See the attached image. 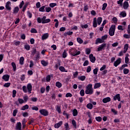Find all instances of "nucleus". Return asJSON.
Instances as JSON below:
<instances>
[{
    "label": "nucleus",
    "instance_id": "1",
    "mask_svg": "<svg viewBox=\"0 0 130 130\" xmlns=\"http://www.w3.org/2000/svg\"><path fill=\"white\" fill-rule=\"evenodd\" d=\"M93 92L92 89V84H88L87 86H86V90H85V94H92Z\"/></svg>",
    "mask_w": 130,
    "mask_h": 130
},
{
    "label": "nucleus",
    "instance_id": "2",
    "mask_svg": "<svg viewBox=\"0 0 130 130\" xmlns=\"http://www.w3.org/2000/svg\"><path fill=\"white\" fill-rule=\"evenodd\" d=\"M116 29V26L114 25H112L109 28V34L110 36H114L115 34V31Z\"/></svg>",
    "mask_w": 130,
    "mask_h": 130
},
{
    "label": "nucleus",
    "instance_id": "3",
    "mask_svg": "<svg viewBox=\"0 0 130 130\" xmlns=\"http://www.w3.org/2000/svg\"><path fill=\"white\" fill-rule=\"evenodd\" d=\"M76 49H71L70 50V54H71L73 56H76L80 54L81 52L80 51H77Z\"/></svg>",
    "mask_w": 130,
    "mask_h": 130
},
{
    "label": "nucleus",
    "instance_id": "4",
    "mask_svg": "<svg viewBox=\"0 0 130 130\" xmlns=\"http://www.w3.org/2000/svg\"><path fill=\"white\" fill-rule=\"evenodd\" d=\"M46 16H43L42 18V24H47V23H50L51 22L50 19H46Z\"/></svg>",
    "mask_w": 130,
    "mask_h": 130
},
{
    "label": "nucleus",
    "instance_id": "5",
    "mask_svg": "<svg viewBox=\"0 0 130 130\" xmlns=\"http://www.w3.org/2000/svg\"><path fill=\"white\" fill-rule=\"evenodd\" d=\"M40 113L41 115L44 116H47L48 115V112L46 109H42L40 110Z\"/></svg>",
    "mask_w": 130,
    "mask_h": 130
},
{
    "label": "nucleus",
    "instance_id": "6",
    "mask_svg": "<svg viewBox=\"0 0 130 130\" xmlns=\"http://www.w3.org/2000/svg\"><path fill=\"white\" fill-rule=\"evenodd\" d=\"M121 63V58H118L114 62V66L115 67H117V66Z\"/></svg>",
    "mask_w": 130,
    "mask_h": 130
},
{
    "label": "nucleus",
    "instance_id": "7",
    "mask_svg": "<svg viewBox=\"0 0 130 130\" xmlns=\"http://www.w3.org/2000/svg\"><path fill=\"white\" fill-rule=\"evenodd\" d=\"M105 47H106V44H103L98 48L97 51H102L103 49H105Z\"/></svg>",
    "mask_w": 130,
    "mask_h": 130
},
{
    "label": "nucleus",
    "instance_id": "8",
    "mask_svg": "<svg viewBox=\"0 0 130 130\" xmlns=\"http://www.w3.org/2000/svg\"><path fill=\"white\" fill-rule=\"evenodd\" d=\"M111 99L110 97H107L103 99V103H104V104H107V103L111 102Z\"/></svg>",
    "mask_w": 130,
    "mask_h": 130
},
{
    "label": "nucleus",
    "instance_id": "9",
    "mask_svg": "<svg viewBox=\"0 0 130 130\" xmlns=\"http://www.w3.org/2000/svg\"><path fill=\"white\" fill-rule=\"evenodd\" d=\"M89 59H90V62L94 63L96 60V58L92 54H90L89 55Z\"/></svg>",
    "mask_w": 130,
    "mask_h": 130
},
{
    "label": "nucleus",
    "instance_id": "10",
    "mask_svg": "<svg viewBox=\"0 0 130 130\" xmlns=\"http://www.w3.org/2000/svg\"><path fill=\"white\" fill-rule=\"evenodd\" d=\"M120 99L121 98H120V94H117L113 97L114 101H116L117 100L118 102H120L121 101Z\"/></svg>",
    "mask_w": 130,
    "mask_h": 130
},
{
    "label": "nucleus",
    "instance_id": "11",
    "mask_svg": "<svg viewBox=\"0 0 130 130\" xmlns=\"http://www.w3.org/2000/svg\"><path fill=\"white\" fill-rule=\"evenodd\" d=\"M63 124V122L62 121H59V122H58L57 123H56L55 125H54V127L55 128H59Z\"/></svg>",
    "mask_w": 130,
    "mask_h": 130
},
{
    "label": "nucleus",
    "instance_id": "12",
    "mask_svg": "<svg viewBox=\"0 0 130 130\" xmlns=\"http://www.w3.org/2000/svg\"><path fill=\"white\" fill-rule=\"evenodd\" d=\"M11 2L10 1L8 2L6 5V9L8 10V11H11V7H10Z\"/></svg>",
    "mask_w": 130,
    "mask_h": 130
},
{
    "label": "nucleus",
    "instance_id": "13",
    "mask_svg": "<svg viewBox=\"0 0 130 130\" xmlns=\"http://www.w3.org/2000/svg\"><path fill=\"white\" fill-rule=\"evenodd\" d=\"M27 88L29 94L31 93L32 91V85L30 83L28 84Z\"/></svg>",
    "mask_w": 130,
    "mask_h": 130
},
{
    "label": "nucleus",
    "instance_id": "14",
    "mask_svg": "<svg viewBox=\"0 0 130 130\" xmlns=\"http://www.w3.org/2000/svg\"><path fill=\"white\" fill-rule=\"evenodd\" d=\"M129 7L128 3L126 1L123 3V8L124 10H127Z\"/></svg>",
    "mask_w": 130,
    "mask_h": 130
},
{
    "label": "nucleus",
    "instance_id": "15",
    "mask_svg": "<svg viewBox=\"0 0 130 130\" xmlns=\"http://www.w3.org/2000/svg\"><path fill=\"white\" fill-rule=\"evenodd\" d=\"M16 128L17 130H21V123L20 122H17Z\"/></svg>",
    "mask_w": 130,
    "mask_h": 130
},
{
    "label": "nucleus",
    "instance_id": "16",
    "mask_svg": "<svg viewBox=\"0 0 130 130\" xmlns=\"http://www.w3.org/2000/svg\"><path fill=\"white\" fill-rule=\"evenodd\" d=\"M10 78V76L9 75H5L3 77V79L5 81H8Z\"/></svg>",
    "mask_w": 130,
    "mask_h": 130
},
{
    "label": "nucleus",
    "instance_id": "17",
    "mask_svg": "<svg viewBox=\"0 0 130 130\" xmlns=\"http://www.w3.org/2000/svg\"><path fill=\"white\" fill-rule=\"evenodd\" d=\"M128 44H125L123 48V53H126L127 50H128Z\"/></svg>",
    "mask_w": 130,
    "mask_h": 130
},
{
    "label": "nucleus",
    "instance_id": "18",
    "mask_svg": "<svg viewBox=\"0 0 130 130\" xmlns=\"http://www.w3.org/2000/svg\"><path fill=\"white\" fill-rule=\"evenodd\" d=\"M103 40L100 38H98L96 39V40H95V44H98V43H103Z\"/></svg>",
    "mask_w": 130,
    "mask_h": 130
},
{
    "label": "nucleus",
    "instance_id": "19",
    "mask_svg": "<svg viewBox=\"0 0 130 130\" xmlns=\"http://www.w3.org/2000/svg\"><path fill=\"white\" fill-rule=\"evenodd\" d=\"M49 37V35L48 34H45L43 35L42 36V40H45V39H47V38Z\"/></svg>",
    "mask_w": 130,
    "mask_h": 130
},
{
    "label": "nucleus",
    "instance_id": "20",
    "mask_svg": "<svg viewBox=\"0 0 130 130\" xmlns=\"http://www.w3.org/2000/svg\"><path fill=\"white\" fill-rule=\"evenodd\" d=\"M93 28H96L97 27V20L96 18L93 19Z\"/></svg>",
    "mask_w": 130,
    "mask_h": 130
},
{
    "label": "nucleus",
    "instance_id": "21",
    "mask_svg": "<svg viewBox=\"0 0 130 130\" xmlns=\"http://www.w3.org/2000/svg\"><path fill=\"white\" fill-rule=\"evenodd\" d=\"M86 107H87V109L89 110H92L93 108V105L91 103H88L86 105Z\"/></svg>",
    "mask_w": 130,
    "mask_h": 130
},
{
    "label": "nucleus",
    "instance_id": "22",
    "mask_svg": "<svg viewBox=\"0 0 130 130\" xmlns=\"http://www.w3.org/2000/svg\"><path fill=\"white\" fill-rule=\"evenodd\" d=\"M41 63L44 67H47L48 65V61H46L45 60H42Z\"/></svg>",
    "mask_w": 130,
    "mask_h": 130
},
{
    "label": "nucleus",
    "instance_id": "23",
    "mask_svg": "<svg viewBox=\"0 0 130 130\" xmlns=\"http://www.w3.org/2000/svg\"><path fill=\"white\" fill-rule=\"evenodd\" d=\"M19 11V8H18V7H16L14 9V11H13V14H17V13H18Z\"/></svg>",
    "mask_w": 130,
    "mask_h": 130
},
{
    "label": "nucleus",
    "instance_id": "24",
    "mask_svg": "<svg viewBox=\"0 0 130 130\" xmlns=\"http://www.w3.org/2000/svg\"><path fill=\"white\" fill-rule=\"evenodd\" d=\"M78 79H79L81 81H84L86 79V76H81L80 77H78Z\"/></svg>",
    "mask_w": 130,
    "mask_h": 130
},
{
    "label": "nucleus",
    "instance_id": "25",
    "mask_svg": "<svg viewBox=\"0 0 130 130\" xmlns=\"http://www.w3.org/2000/svg\"><path fill=\"white\" fill-rule=\"evenodd\" d=\"M29 108V106L28 105H26L25 106H23L21 110L25 111V110H27Z\"/></svg>",
    "mask_w": 130,
    "mask_h": 130
},
{
    "label": "nucleus",
    "instance_id": "26",
    "mask_svg": "<svg viewBox=\"0 0 130 130\" xmlns=\"http://www.w3.org/2000/svg\"><path fill=\"white\" fill-rule=\"evenodd\" d=\"M101 86V84L100 83H95L94 84V89H97L100 88Z\"/></svg>",
    "mask_w": 130,
    "mask_h": 130
},
{
    "label": "nucleus",
    "instance_id": "27",
    "mask_svg": "<svg viewBox=\"0 0 130 130\" xmlns=\"http://www.w3.org/2000/svg\"><path fill=\"white\" fill-rule=\"evenodd\" d=\"M24 61V57H21L20 58V64L21 65H23Z\"/></svg>",
    "mask_w": 130,
    "mask_h": 130
},
{
    "label": "nucleus",
    "instance_id": "28",
    "mask_svg": "<svg viewBox=\"0 0 130 130\" xmlns=\"http://www.w3.org/2000/svg\"><path fill=\"white\" fill-rule=\"evenodd\" d=\"M73 116H74V117L77 116V115H78V111H77V109L73 110Z\"/></svg>",
    "mask_w": 130,
    "mask_h": 130
},
{
    "label": "nucleus",
    "instance_id": "29",
    "mask_svg": "<svg viewBox=\"0 0 130 130\" xmlns=\"http://www.w3.org/2000/svg\"><path fill=\"white\" fill-rule=\"evenodd\" d=\"M56 86L59 88H60L62 87V84L59 82H57L56 83Z\"/></svg>",
    "mask_w": 130,
    "mask_h": 130
},
{
    "label": "nucleus",
    "instance_id": "30",
    "mask_svg": "<svg viewBox=\"0 0 130 130\" xmlns=\"http://www.w3.org/2000/svg\"><path fill=\"white\" fill-rule=\"evenodd\" d=\"M12 66L13 68V70L14 72H16V66L15 62H12Z\"/></svg>",
    "mask_w": 130,
    "mask_h": 130
},
{
    "label": "nucleus",
    "instance_id": "31",
    "mask_svg": "<svg viewBox=\"0 0 130 130\" xmlns=\"http://www.w3.org/2000/svg\"><path fill=\"white\" fill-rule=\"evenodd\" d=\"M102 22V17L98 18V24L99 25H101Z\"/></svg>",
    "mask_w": 130,
    "mask_h": 130
},
{
    "label": "nucleus",
    "instance_id": "32",
    "mask_svg": "<svg viewBox=\"0 0 130 130\" xmlns=\"http://www.w3.org/2000/svg\"><path fill=\"white\" fill-rule=\"evenodd\" d=\"M129 73V70L127 69H123V74L124 75H127Z\"/></svg>",
    "mask_w": 130,
    "mask_h": 130
},
{
    "label": "nucleus",
    "instance_id": "33",
    "mask_svg": "<svg viewBox=\"0 0 130 130\" xmlns=\"http://www.w3.org/2000/svg\"><path fill=\"white\" fill-rule=\"evenodd\" d=\"M64 126H65V129L66 130H69V125L68 123H65V124H64Z\"/></svg>",
    "mask_w": 130,
    "mask_h": 130
},
{
    "label": "nucleus",
    "instance_id": "34",
    "mask_svg": "<svg viewBox=\"0 0 130 130\" xmlns=\"http://www.w3.org/2000/svg\"><path fill=\"white\" fill-rule=\"evenodd\" d=\"M128 67V65L127 64H124L121 66V67L120 68V70L122 71L124 68H125V67Z\"/></svg>",
    "mask_w": 130,
    "mask_h": 130
},
{
    "label": "nucleus",
    "instance_id": "35",
    "mask_svg": "<svg viewBox=\"0 0 130 130\" xmlns=\"http://www.w3.org/2000/svg\"><path fill=\"white\" fill-rule=\"evenodd\" d=\"M56 111L58 112L59 114L61 113V108L60 106H57V108H56Z\"/></svg>",
    "mask_w": 130,
    "mask_h": 130
},
{
    "label": "nucleus",
    "instance_id": "36",
    "mask_svg": "<svg viewBox=\"0 0 130 130\" xmlns=\"http://www.w3.org/2000/svg\"><path fill=\"white\" fill-rule=\"evenodd\" d=\"M73 34V31H67V33L64 34V36H67V35H72Z\"/></svg>",
    "mask_w": 130,
    "mask_h": 130
},
{
    "label": "nucleus",
    "instance_id": "37",
    "mask_svg": "<svg viewBox=\"0 0 130 130\" xmlns=\"http://www.w3.org/2000/svg\"><path fill=\"white\" fill-rule=\"evenodd\" d=\"M95 120H96L98 122H101L102 121V118L101 117L99 116V117H95Z\"/></svg>",
    "mask_w": 130,
    "mask_h": 130
},
{
    "label": "nucleus",
    "instance_id": "38",
    "mask_svg": "<svg viewBox=\"0 0 130 130\" xmlns=\"http://www.w3.org/2000/svg\"><path fill=\"white\" fill-rule=\"evenodd\" d=\"M112 21L114 24H116L117 23L118 19L116 17H113Z\"/></svg>",
    "mask_w": 130,
    "mask_h": 130
},
{
    "label": "nucleus",
    "instance_id": "39",
    "mask_svg": "<svg viewBox=\"0 0 130 130\" xmlns=\"http://www.w3.org/2000/svg\"><path fill=\"white\" fill-rule=\"evenodd\" d=\"M29 3H25V5L24 6L22 12H25V11H26V9Z\"/></svg>",
    "mask_w": 130,
    "mask_h": 130
},
{
    "label": "nucleus",
    "instance_id": "40",
    "mask_svg": "<svg viewBox=\"0 0 130 130\" xmlns=\"http://www.w3.org/2000/svg\"><path fill=\"white\" fill-rule=\"evenodd\" d=\"M77 42H78V43H80V44H81L82 43H83V41L80 38H77Z\"/></svg>",
    "mask_w": 130,
    "mask_h": 130
},
{
    "label": "nucleus",
    "instance_id": "41",
    "mask_svg": "<svg viewBox=\"0 0 130 130\" xmlns=\"http://www.w3.org/2000/svg\"><path fill=\"white\" fill-rule=\"evenodd\" d=\"M59 70L60 71H61V72H66V69H65L64 67H60L59 68Z\"/></svg>",
    "mask_w": 130,
    "mask_h": 130
},
{
    "label": "nucleus",
    "instance_id": "42",
    "mask_svg": "<svg viewBox=\"0 0 130 130\" xmlns=\"http://www.w3.org/2000/svg\"><path fill=\"white\" fill-rule=\"evenodd\" d=\"M120 15L122 17H126V13L125 12H122L120 13Z\"/></svg>",
    "mask_w": 130,
    "mask_h": 130
},
{
    "label": "nucleus",
    "instance_id": "43",
    "mask_svg": "<svg viewBox=\"0 0 130 130\" xmlns=\"http://www.w3.org/2000/svg\"><path fill=\"white\" fill-rule=\"evenodd\" d=\"M54 22H56V23L55 24V27H56V28H57L59 25L58 20L57 19H55Z\"/></svg>",
    "mask_w": 130,
    "mask_h": 130
},
{
    "label": "nucleus",
    "instance_id": "44",
    "mask_svg": "<svg viewBox=\"0 0 130 130\" xmlns=\"http://www.w3.org/2000/svg\"><path fill=\"white\" fill-rule=\"evenodd\" d=\"M67 56V52H66V50H64V52H63V54H62V57H63V58H66Z\"/></svg>",
    "mask_w": 130,
    "mask_h": 130
},
{
    "label": "nucleus",
    "instance_id": "45",
    "mask_svg": "<svg viewBox=\"0 0 130 130\" xmlns=\"http://www.w3.org/2000/svg\"><path fill=\"white\" fill-rule=\"evenodd\" d=\"M72 125L73 126H74V127L76 128L77 124L76 121L74 119L72 120Z\"/></svg>",
    "mask_w": 130,
    "mask_h": 130
},
{
    "label": "nucleus",
    "instance_id": "46",
    "mask_svg": "<svg viewBox=\"0 0 130 130\" xmlns=\"http://www.w3.org/2000/svg\"><path fill=\"white\" fill-rule=\"evenodd\" d=\"M123 1V0H119L118 1H117V4L119 5L120 6V7H122Z\"/></svg>",
    "mask_w": 130,
    "mask_h": 130
},
{
    "label": "nucleus",
    "instance_id": "47",
    "mask_svg": "<svg viewBox=\"0 0 130 130\" xmlns=\"http://www.w3.org/2000/svg\"><path fill=\"white\" fill-rule=\"evenodd\" d=\"M91 67L90 66L87 67V69H86V72L87 73H90L91 72Z\"/></svg>",
    "mask_w": 130,
    "mask_h": 130
},
{
    "label": "nucleus",
    "instance_id": "48",
    "mask_svg": "<svg viewBox=\"0 0 130 130\" xmlns=\"http://www.w3.org/2000/svg\"><path fill=\"white\" fill-rule=\"evenodd\" d=\"M11 83H6L4 84V87L8 88L10 86Z\"/></svg>",
    "mask_w": 130,
    "mask_h": 130
},
{
    "label": "nucleus",
    "instance_id": "49",
    "mask_svg": "<svg viewBox=\"0 0 130 130\" xmlns=\"http://www.w3.org/2000/svg\"><path fill=\"white\" fill-rule=\"evenodd\" d=\"M84 95H85L84 90L81 89V90H80V95H81V96H84Z\"/></svg>",
    "mask_w": 130,
    "mask_h": 130
},
{
    "label": "nucleus",
    "instance_id": "50",
    "mask_svg": "<svg viewBox=\"0 0 130 130\" xmlns=\"http://www.w3.org/2000/svg\"><path fill=\"white\" fill-rule=\"evenodd\" d=\"M25 49H26V50H29L30 47L29 45H25L24 46Z\"/></svg>",
    "mask_w": 130,
    "mask_h": 130
},
{
    "label": "nucleus",
    "instance_id": "51",
    "mask_svg": "<svg viewBox=\"0 0 130 130\" xmlns=\"http://www.w3.org/2000/svg\"><path fill=\"white\" fill-rule=\"evenodd\" d=\"M123 37H124V38H126V39H128L129 38H130V34L129 35L124 34L123 35Z\"/></svg>",
    "mask_w": 130,
    "mask_h": 130
},
{
    "label": "nucleus",
    "instance_id": "52",
    "mask_svg": "<svg viewBox=\"0 0 130 130\" xmlns=\"http://www.w3.org/2000/svg\"><path fill=\"white\" fill-rule=\"evenodd\" d=\"M22 89L23 90V91L25 92V93H27V89L26 88V86H23L22 87Z\"/></svg>",
    "mask_w": 130,
    "mask_h": 130
},
{
    "label": "nucleus",
    "instance_id": "53",
    "mask_svg": "<svg viewBox=\"0 0 130 130\" xmlns=\"http://www.w3.org/2000/svg\"><path fill=\"white\" fill-rule=\"evenodd\" d=\"M107 7V3L104 4V5H103V9H102L103 11H105Z\"/></svg>",
    "mask_w": 130,
    "mask_h": 130
},
{
    "label": "nucleus",
    "instance_id": "54",
    "mask_svg": "<svg viewBox=\"0 0 130 130\" xmlns=\"http://www.w3.org/2000/svg\"><path fill=\"white\" fill-rule=\"evenodd\" d=\"M98 68H95L93 70V74H94V75H96L98 74Z\"/></svg>",
    "mask_w": 130,
    "mask_h": 130
},
{
    "label": "nucleus",
    "instance_id": "55",
    "mask_svg": "<svg viewBox=\"0 0 130 130\" xmlns=\"http://www.w3.org/2000/svg\"><path fill=\"white\" fill-rule=\"evenodd\" d=\"M45 6H42L39 9L40 12H45Z\"/></svg>",
    "mask_w": 130,
    "mask_h": 130
},
{
    "label": "nucleus",
    "instance_id": "56",
    "mask_svg": "<svg viewBox=\"0 0 130 130\" xmlns=\"http://www.w3.org/2000/svg\"><path fill=\"white\" fill-rule=\"evenodd\" d=\"M85 52H86V54H90L91 50L89 48H87L85 50Z\"/></svg>",
    "mask_w": 130,
    "mask_h": 130
},
{
    "label": "nucleus",
    "instance_id": "57",
    "mask_svg": "<svg viewBox=\"0 0 130 130\" xmlns=\"http://www.w3.org/2000/svg\"><path fill=\"white\" fill-rule=\"evenodd\" d=\"M51 80L50 75H48L46 77V81L47 82H49Z\"/></svg>",
    "mask_w": 130,
    "mask_h": 130
},
{
    "label": "nucleus",
    "instance_id": "58",
    "mask_svg": "<svg viewBox=\"0 0 130 130\" xmlns=\"http://www.w3.org/2000/svg\"><path fill=\"white\" fill-rule=\"evenodd\" d=\"M89 64V61L88 60H85L84 63H83V67L87 66Z\"/></svg>",
    "mask_w": 130,
    "mask_h": 130
},
{
    "label": "nucleus",
    "instance_id": "59",
    "mask_svg": "<svg viewBox=\"0 0 130 130\" xmlns=\"http://www.w3.org/2000/svg\"><path fill=\"white\" fill-rule=\"evenodd\" d=\"M18 101L20 104H22L24 103V100L22 99H18Z\"/></svg>",
    "mask_w": 130,
    "mask_h": 130
},
{
    "label": "nucleus",
    "instance_id": "60",
    "mask_svg": "<svg viewBox=\"0 0 130 130\" xmlns=\"http://www.w3.org/2000/svg\"><path fill=\"white\" fill-rule=\"evenodd\" d=\"M38 100V99L37 98H31V101L33 102H37Z\"/></svg>",
    "mask_w": 130,
    "mask_h": 130
},
{
    "label": "nucleus",
    "instance_id": "61",
    "mask_svg": "<svg viewBox=\"0 0 130 130\" xmlns=\"http://www.w3.org/2000/svg\"><path fill=\"white\" fill-rule=\"evenodd\" d=\"M31 33H37V30L35 28H32L30 30Z\"/></svg>",
    "mask_w": 130,
    "mask_h": 130
},
{
    "label": "nucleus",
    "instance_id": "62",
    "mask_svg": "<svg viewBox=\"0 0 130 130\" xmlns=\"http://www.w3.org/2000/svg\"><path fill=\"white\" fill-rule=\"evenodd\" d=\"M17 93L16 90H13V98H15L16 97V94Z\"/></svg>",
    "mask_w": 130,
    "mask_h": 130
},
{
    "label": "nucleus",
    "instance_id": "63",
    "mask_svg": "<svg viewBox=\"0 0 130 130\" xmlns=\"http://www.w3.org/2000/svg\"><path fill=\"white\" fill-rule=\"evenodd\" d=\"M18 113L17 110H14L13 112V116L15 117L16 116V114Z\"/></svg>",
    "mask_w": 130,
    "mask_h": 130
},
{
    "label": "nucleus",
    "instance_id": "64",
    "mask_svg": "<svg viewBox=\"0 0 130 130\" xmlns=\"http://www.w3.org/2000/svg\"><path fill=\"white\" fill-rule=\"evenodd\" d=\"M56 6V3H51L50 4V6L51 7V8H54V7H55Z\"/></svg>",
    "mask_w": 130,
    "mask_h": 130
}]
</instances>
